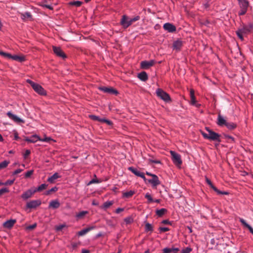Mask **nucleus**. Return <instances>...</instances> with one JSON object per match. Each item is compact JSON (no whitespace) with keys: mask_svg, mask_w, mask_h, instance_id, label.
Listing matches in <instances>:
<instances>
[{"mask_svg":"<svg viewBox=\"0 0 253 253\" xmlns=\"http://www.w3.org/2000/svg\"><path fill=\"white\" fill-rule=\"evenodd\" d=\"M253 29V24H249L248 25H245L243 27V28L239 29L237 32L236 34L241 40L243 41L244 40L243 36L244 35H246L251 33L252 30Z\"/></svg>","mask_w":253,"mask_h":253,"instance_id":"1","label":"nucleus"},{"mask_svg":"<svg viewBox=\"0 0 253 253\" xmlns=\"http://www.w3.org/2000/svg\"><path fill=\"white\" fill-rule=\"evenodd\" d=\"M27 82L29 83L33 89L38 94L42 95H45L46 94V91L44 88L39 84L34 83L30 80H27Z\"/></svg>","mask_w":253,"mask_h":253,"instance_id":"2","label":"nucleus"},{"mask_svg":"<svg viewBox=\"0 0 253 253\" xmlns=\"http://www.w3.org/2000/svg\"><path fill=\"white\" fill-rule=\"evenodd\" d=\"M170 153L171 156L173 163L177 167H180L182 164L181 156L178 153L173 151H170Z\"/></svg>","mask_w":253,"mask_h":253,"instance_id":"3","label":"nucleus"},{"mask_svg":"<svg viewBox=\"0 0 253 253\" xmlns=\"http://www.w3.org/2000/svg\"><path fill=\"white\" fill-rule=\"evenodd\" d=\"M156 94L158 97H159L161 99L164 100L165 101L167 102L170 100L169 95L160 88L157 89Z\"/></svg>","mask_w":253,"mask_h":253,"instance_id":"4","label":"nucleus"},{"mask_svg":"<svg viewBox=\"0 0 253 253\" xmlns=\"http://www.w3.org/2000/svg\"><path fill=\"white\" fill-rule=\"evenodd\" d=\"M206 130L209 133V139L213 141H220V135L218 133L212 131L211 130L207 127L206 128Z\"/></svg>","mask_w":253,"mask_h":253,"instance_id":"5","label":"nucleus"},{"mask_svg":"<svg viewBox=\"0 0 253 253\" xmlns=\"http://www.w3.org/2000/svg\"><path fill=\"white\" fill-rule=\"evenodd\" d=\"M155 62V61L154 60H151L150 61H143L140 63V66L143 69H148L150 67L153 66Z\"/></svg>","mask_w":253,"mask_h":253,"instance_id":"6","label":"nucleus"},{"mask_svg":"<svg viewBox=\"0 0 253 253\" xmlns=\"http://www.w3.org/2000/svg\"><path fill=\"white\" fill-rule=\"evenodd\" d=\"M120 23L124 28H127L130 25L129 18L127 16L124 15L121 20Z\"/></svg>","mask_w":253,"mask_h":253,"instance_id":"7","label":"nucleus"},{"mask_svg":"<svg viewBox=\"0 0 253 253\" xmlns=\"http://www.w3.org/2000/svg\"><path fill=\"white\" fill-rule=\"evenodd\" d=\"M41 204V201L39 200H32L27 203V208L29 209L36 208Z\"/></svg>","mask_w":253,"mask_h":253,"instance_id":"8","label":"nucleus"},{"mask_svg":"<svg viewBox=\"0 0 253 253\" xmlns=\"http://www.w3.org/2000/svg\"><path fill=\"white\" fill-rule=\"evenodd\" d=\"M148 181L152 184L153 187H156L157 186L160 184L159 178L156 175H153L152 178L148 180Z\"/></svg>","mask_w":253,"mask_h":253,"instance_id":"9","label":"nucleus"},{"mask_svg":"<svg viewBox=\"0 0 253 253\" xmlns=\"http://www.w3.org/2000/svg\"><path fill=\"white\" fill-rule=\"evenodd\" d=\"M35 193V191L34 189H29L24 193L21 195L22 198L24 200H27L28 198L32 197V196Z\"/></svg>","mask_w":253,"mask_h":253,"instance_id":"10","label":"nucleus"},{"mask_svg":"<svg viewBox=\"0 0 253 253\" xmlns=\"http://www.w3.org/2000/svg\"><path fill=\"white\" fill-rule=\"evenodd\" d=\"M163 28L169 32H173L176 31L175 27L169 23H165L163 26Z\"/></svg>","mask_w":253,"mask_h":253,"instance_id":"11","label":"nucleus"},{"mask_svg":"<svg viewBox=\"0 0 253 253\" xmlns=\"http://www.w3.org/2000/svg\"><path fill=\"white\" fill-rule=\"evenodd\" d=\"M128 169L130 170L135 175L142 178L145 181L146 180V179L145 178L144 173L137 170L136 169H135L132 167H129L128 168Z\"/></svg>","mask_w":253,"mask_h":253,"instance_id":"12","label":"nucleus"},{"mask_svg":"<svg viewBox=\"0 0 253 253\" xmlns=\"http://www.w3.org/2000/svg\"><path fill=\"white\" fill-rule=\"evenodd\" d=\"M53 50L54 53L56 55H57L59 57H61L62 58H63L66 57L65 54L62 51V50H61V49L60 47H56V46H53Z\"/></svg>","mask_w":253,"mask_h":253,"instance_id":"13","label":"nucleus"},{"mask_svg":"<svg viewBox=\"0 0 253 253\" xmlns=\"http://www.w3.org/2000/svg\"><path fill=\"white\" fill-rule=\"evenodd\" d=\"M99 89L104 92L109 93L110 94H117L118 93L116 90L112 87H100Z\"/></svg>","mask_w":253,"mask_h":253,"instance_id":"14","label":"nucleus"},{"mask_svg":"<svg viewBox=\"0 0 253 253\" xmlns=\"http://www.w3.org/2000/svg\"><path fill=\"white\" fill-rule=\"evenodd\" d=\"M40 137L38 135L34 134L30 137H26L25 140L26 141L30 143H35L39 141Z\"/></svg>","mask_w":253,"mask_h":253,"instance_id":"15","label":"nucleus"},{"mask_svg":"<svg viewBox=\"0 0 253 253\" xmlns=\"http://www.w3.org/2000/svg\"><path fill=\"white\" fill-rule=\"evenodd\" d=\"M190 103L192 105H195L197 107L200 106L199 104L196 103V98L194 95V90L193 89H191L190 91Z\"/></svg>","mask_w":253,"mask_h":253,"instance_id":"16","label":"nucleus"},{"mask_svg":"<svg viewBox=\"0 0 253 253\" xmlns=\"http://www.w3.org/2000/svg\"><path fill=\"white\" fill-rule=\"evenodd\" d=\"M7 115L9 117V118H10V119H11L12 120H13V121H14L16 122H18V123H23L24 122L23 120H22L21 119H20L17 116L12 114L10 112H7Z\"/></svg>","mask_w":253,"mask_h":253,"instance_id":"17","label":"nucleus"},{"mask_svg":"<svg viewBox=\"0 0 253 253\" xmlns=\"http://www.w3.org/2000/svg\"><path fill=\"white\" fill-rule=\"evenodd\" d=\"M94 226H89L86 228H84L79 232H78V234L79 236H82L85 234H86L87 232L91 231V230L94 229Z\"/></svg>","mask_w":253,"mask_h":253,"instance_id":"18","label":"nucleus"},{"mask_svg":"<svg viewBox=\"0 0 253 253\" xmlns=\"http://www.w3.org/2000/svg\"><path fill=\"white\" fill-rule=\"evenodd\" d=\"M16 220L14 219L8 220L3 223V226L5 228L9 229L11 228L13 226Z\"/></svg>","mask_w":253,"mask_h":253,"instance_id":"19","label":"nucleus"},{"mask_svg":"<svg viewBox=\"0 0 253 253\" xmlns=\"http://www.w3.org/2000/svg\"><path fill=\"white\" fill-rule=\"evenodd\" d=\"M163 251L164 253H177L179 251V249L178 248H166L163 249Z\"/></svg>","mask_w":253,"mask_h":253,"instance_id":"20","label":"nucleus"},{"mask_svg":"<svg viewBox=\"0 0 253 253\" xmlns=\"http://www.w3.org/2000/svg\"><path fill=\"white\" fill-rule=\"evenodd\" d=\"M10 59L19 61L20 62H22L25 60V57L23 55H11Z\"/></svg>","mask_w":253,"mask_h":253,"instance_id":"21","label":"nucleus"},{"mask_svg":"<svg viewBox=\"0 0 253 253\" xmlns=\"http://www.w3.org/2000/svg\"><path fill=\"white\" fill-rule=\"evenodd\" d=\"M60 206V203L58 200H52L50 202L49 208L57 209Z\"/></svg>","mask_w":253,"mask_h":253,"instance_id":"22","label":"nucleus"},{"mask_svg":"<svg viewBox=\"0 0 253 253\" xmlns=\"http://www.w3.org/2000/svg\"><path fill=\"white\" fill-rule=\"evenodd\" d=\"M61 177L60 175H59V174L57 172L54 173L51 176L49 177L47 179V181L51 183H54L55 180L57 179L58 178H60Z\"/></svg>","mask_w":253,"mask_h":253,"instance_id":"23","label":"nucleus"},{"mask_svg":"<svg viewBox=\"0 0 253 253\" xmlns=\"http://www.w3.org/2000/svg\"><path fill=\"white\" fill-rule=\"evenodd\" d=\"M227 123L226 120L222 117L220 115H219L218 116L217 118V124L218 125L220 126H222L223 125H225L226 123Z\"/></svg>","mask_w":253,"mask_h":253,"instance_id":"24","label":"nucleus"},{"mask_svg":"<svg viewBox=\"0 0 253 253\" xmlns=\"http://www.w3.org/2000/svg\"><path fill=\"white\" fill-rule=\"evenodd\" d=\"M239 4L241 8L247 9L249 3L246 0H238Z\"/></svg>","mask_w":253,"mask_h":253,"instance_id":"25","label":"nucleus"},{"mask_svg":"<svg viewBox=\"0 0 253 253\" xmlns=\"http://www.w3.org/2000/svg\"><path fill=\"white\" fill-rule=\"evenodd\" d=\"M182 42L181 41H176L173 42V49L178 50L180 49L182 46Z\"/></svg>","mask_w":253,"mask_h":253,"instance_id":"26","label":"nucleus"},{"mask_svg":"<svg viewBox=\"0 0 253 253\" xmlns=\"http://www.w3.org/2000/svg\"><path fill=\"white\" fill-rule=\"evenodd\" d=\"M138 78L142 81H146L148 79V76L146 72H142L138 74Z\"/></svg>","mask_w":253,"mask_h":253,"instance_id":"27","label":"nucleus"},{"mask_svg":"<svg viewBox=\"0 0 253 253\" xmlns=\"http://www.w3.org/2000/svg\"><path fill=\"white\" fill-rule=\"evenodd\" d=\"M239 220L246 227L249 229L250 232L253 235V228L244 219L240 218Z\"/></svg>","mask_w":253,"mask_h":253,"instance_id":"28","label":"nucleus"},{"mask_svg":"<svg viewBox=\"0 0 253 253\" xmlns=\"http://www.w3.org/2000/svg\"><path fill=\"white\" fill-rule=\"evenodd\" d=\"M88 213L87 211H82L77 213L76 215V217L77 220L83 218L84 216Z\"/></svg>","mask_w":253,"mask_h":253,"instance_id":"29","label":"nucleus"},{"mask_svg":"<svg viewBox=\"0 0 253 253\" xmlns=\"http://www.w3.org/2000/svg\"><path fill=\"white\" fill-rule=\"evenodd\" d=\"M113 204H114V201H106L102 206L101 208L104 210H106L108 208H109L110 206H111Z\"/></svg>","mask_w":253,"mask_h":253,"instance_id":"30","label":"nucleus"},{"mask_svg":"<svg viewBox=\"0 0 253 253\" xmlns=\"http://www.w3.org/2000/svg\"><path fill=\"white\" fill-rule=\"evenodd\" d=\"M21 18L23 20L32 18V15H31V13L29 12H26L24 13H21Z\"/></svg>","mask_w":253,"mask_h":253,"instance_id":"31","label":"nucleus"},{"mask_svg":"<svg viewBox=\"0 0 253 253\" xmlns=\"http://www.w3.org/2000/svg\"><path fill=\"white\" fill-rule=\"evenodd\" d=\"M134 193V191L132 190L126 192H124L123 194V197L124 198H128L131 197Z\"/></svg>","mask_w":253,"mask_h":253,"instance_id":"32","label":"nucleus"},{"mask_svg":"<svg viewBox=\"0 0 253 253\" xmlns=\"http://www.w3.org/2000/svg\"><path fill=\"white\" fill-rule=\"evenodd\" d=\"M46 1L45 0H42L39 2V5L42 7H46L49 9H52V7L50 5L46 4Z\"/></svg>","mask_w":253,"mask_h":253,"instance_id":"33","label":"nucleus"},{"mask_svg":"<svg viewBox=\"0 0 253 253\" xmlns=\"http://www.w3.org/2000/svg\"><path fill=\"white\" fill-rule=\"evenodd\" d=\"M47 186V185L46 184H42L40 186H39L37 188H34V190L35 191V193L38 191H41L43 189H45Z\"/></svg>","mask_w":253,"mask_h":253,"instance_id":"34","label":"nucleus"},{"mask_svg":"<svg viewBox=\"0 0 253 253\" xmlns=\"http://www.w3.org/2000/svg\"><path fill=\"white\" fill-rule=\"evenodd\" d=\"M167 211V210L165 209H161L156 211V214L159 216H162Z\"/></svg>","mask_w":253,"mask_h":253,"instance_id":"35","label":"nucleus"},{"mask_svg":"<svg viewBox=\"0 0 253 253\" xmlns=\"http://www.w3.org/2000/svg\"><path fill=\"white\" fill-rule=\"evenodd\" d=\"M228 129H233L236 126V125L233 123H228L227 122L225 125Z\"/></svg>","mask_w":253,"mask_h":253,"instance_id":"36","label":"nucleus"},{"mask_svg":"<svg viewBox=\"0 0 253 253\" xmlns=\"http://www.w3.org/2000/svg\"><path fill=\"white\" fill-rule=\"evenodd\" d=\"M9 164V162L7 161H4L0 163V169L5 168Z\"/></svg>","mask_w":253,"mask_h":253,"instance_id":"37","label":"nucleus"},{"mask_svg":"<svg viewBox=\"0 0 253 253\" xmlns=\"http://www.w3.org/2000/svg\"><path fill=\"white\" fill-rule=\"evenodd\" d=\"M145 228V231L147 232L152 231L153 230L152 225L149 223H146Z\"/></svg>","mask_w":253,"mask_h":253,"instance_id":"38","label":"nucleus"},{"mask_svg":"<svg viewBox=\"0 0 253 253\" xmlns=\"http://www.w3.org/2000/svg\"><path fill=\"white\" fill-rule=\"evenodd\" d=\"M207 183L210 185V186L214 190L216 191L217 188L212 184L211 181L207 177L206 178Z\"/></svg>","mask_w":253,"mask_h":253,"instance_id":"39","label":"nucleus"},{"mask_svg":"<svg viewBox=\"0 0 253 253\" xmlns=\"http://www.w3.org/2000/svg\"><path fill=\"white\" fill-rule=\"evenodd\" d=\"M82 3H83V2L81 1H74L71 2L70 3V4L71 5H75L77 7L80 6Z\"/></svg>","mask_w":253,"mask_h":253,"instance_id":"40","label":"nucleus"},{"mask_svg":"<svg viewBox=\"0 0 253 253\" xmlns=\"http://www.w3.org/2000/svg\"><path fill=\"white\" fill-rule=\"evenodd\" d=\"M145 197L148 200V203H150L153 201V200L151 196V195L149 193H147L145 195Z\"/></svg>","mask_w":253,"mask_h":253,"instance_id":"41","label":"nucleus"},{"mask_svg":"<svg viewBox=\"0 0 253 253\" xmlns=\"http://www.w3.org/2000/svg\"><path fill=\"white\" fill-rule=\"evenodd\" d=\"M14 178L12 180H8L6 181L5 182H3V184L4 185H11L14 183Z\"/></svg>","mask_w":253,"mask_h":253,"instance_id":"42","label":"nucleus"},{"mask_svg":"<svg viewBox=\"0 0 253 253\" xmlns=\"http://www.w3.org/2000/svg\"><path fill=\"white\" fill-rule=\"evenodd\" d=\"M0 55L8 58H10L11 56L10 54L3 51H0Z\"/></svg>","mask_w":253,"mask_h":253,"instance_id":"43","label":"nucleus"},{"mask_svg":"<svg viewBox=\"0 0 253 253\" xmlns=\"http://www.w3.org/2000/svg\"><path fill=\"white\" fill-rule=\"evenodd\" d=\"M140 19V17L138 16H136L135 17H134V18H129V21H130V25L134 22L139 20Z\"/></svg>","mask_w":253,"mask_h":253,"instance_id":"44","label":"nucleus"},{"mask_svg":"<svg viewBox=\"0 0 253 253\" xmlns=\"http://www.w3.org/2000/svg\"><path fill=\"white\" fill-rule=\"evenodd\" d=\"M192 251V249L190 247H187L185 249H183L181 251V253H190Z\"/></svg>","mask_w":253,"mask_h":253,"instance_id":"45","label":"nucleus"},{"mask_svg":"<svg viewBox=\"0 0 253 253\" xmlns=\"http://www.w3.org/2000/svg\"><path fill=\"white\" fill-rule=\"evenodd\" d=\"M34 173V170H30L26 172L25 174V177L26 178L30 177Z\"/></svg>","mask_w":253,"mask_h":253,"instance_id":"46","label":"nucleus"},{"mask_svg":"<svg viewBox=\"0 0 253 253\" xmlns=\"http://www.w3.org/2000/svg\"><path fill=\"white\" fill-rule=\"evenodd\" d=\"M89 118L93 120L97 121L100 122V120L102 119L100 118L99 117L95 116V115H90Z\"/></svg>","mask_w":253,"mask_h":253,"instance_id":"47","label":"nucleus"},{"mask_svg":"<svg viewBox=\"0 0 253 253\" xmlns=\"http://www.w3.org/2000/svg\"><path fill=\"white\" fill-rule=\"evenodd\" d=\"M100 122L106 123L107 125L109 126H111L112 125V122L111 121L104 118L100 120Z\"/></svg>","mask_w":253,"mask_h":253,"instance_id":"48","label":"nucleus"},{"mask_svg":"<svg viewBox=\"0 0 253 253\" xmlns=\"http://www.w3.org/2000/svg\"><path fill=\"white\" fill-rule=\"evenodd\" d=\"M9 192V190L7 188H3L0 189V195H2L4 193Z\"/></svg>","mask_w":253,"mask_h":253,"instance_id":"49","label":"nucleus"},{"mask_svg":"<svg viewBox=\"0 0 253 253\" xmlns=\"http://www.w3.org/2000/svg\"><path fill=\"white\" fill-rule=\"evenodd\" d=\"M247 10V9L241 8V10H240L239 13V15H244L246 13Z\"/></svg>","mask_w":253,"mask_h":253,"instance_id":"50","label":"nucleus"},{"mask_svg":"<svg viewBox=\"0 0 253 253\" xmlns=\"http://www.w3.org/2000/svg\"><path fill=\"white\" fill-rule=\"evenodd\" d=\"M159 230L161 232H164L169 230V229L168 227H160Z\"/></svg>","mask_w":253,"mask_h":253,"instance_id":"51","label":"nucleus"},{"mask_svg":"<svg viewBox=\"0 0 253 253\" xmlns=\"http://www.w3.org/2000/svg\"><path fill=\"white\" fill-rule=\"evenodd\" d=\"M50 140H51V138L50 137H45L44 138H42V139L40 137L39 141H41L42 142H48Z\"/></svg>","mask_w":253,"mask_h":253,"instance_id":"52","label":"nucleus"},{"mask_svg":"<svg viewBox=\"0 0 253 253\" xmlns=\"http://www.w3.org/2000/svg\"><path fill=\"white\" fill-rule=\"evenodd\" d=\"M215 192H216L218 194H223V195H227L228 194V193L227 192H225V191H221L220 190H219L218 189H217V190L216 191H214Z\"/></svg>","mask_w":253,"mask_h":253,"instance_id":"53","label":"nucleus"},{"mask_svg":"<svg viewBox=\"0 0 253 253\" xmlns=\"http://www.w3.org/2000/svg\"><path fill=\"white\" fill-rule=\"evenodd\" d=\"M64 227H65V225L64 224L60 225L56 227V230L57 231H60L62 230Z\"/></svg>","mask_w":253,"mask_h":253,"instance_id":"54","label":"nucleus"},{"mask_svg":"<svg viewBox=\"0 0 253 253\" xmlns=\"http://www.w3.org/2000/svg\"><path fill=\"white\" fill-rule=\"evenodd\" d=\"M22 171H23L22 169H17L13 172L12 174L16 175L17 174H18V173L21 172Z\"/></svg>","mask_w":253,"mask_h":253,"instance_id":"55","label":"nucleus"},{"mask_svg":"<svg viewBox=\"0 0 253 253\" xmlns=\"http://www.w3.org/2000/svg\"><path fill=\"white\" fill-rule=\"evenodd\" d=\"M30 153H31V152H30V151L29 150H26L25 151V153L24 154V155H23L24 156V158L25 159H26L27 158V157L28 156L30 155Z\"/></svg>","mask_w":253,"mask_h":253,"instance_id":"56","label":"nucleus"},{"mask_svg":"<svg viewBox=\"0 0 253 253\" xmlns=\"http://www.w3.org/2000/svg\"><path fill=\"white\" fill-rule=\"evenodd\" d=\"M201 133H202V135L203 136V137L205 138L209 139V133H205V132H204L203 131H201Z\"/></svg>","mask_w":253,"mask_h":253,"instance_id":"57","label":"nucleus"},{"mask_svg":"<svg viewBox=\"0 0 253 253\" xmlns=\"http://www.w3.org/2000/svg\"><path fill=\"white\" fill-rule=\"evenodd\" d=\"M36 225H37L36 224H34L33 225L28 226L27 228V229H29V230H32V229H34L36 227Z\"/></svg>","mask_w":253,"mask_h":253,"instance_id":"58","label":"nucleus"},{"mask_svg":"<svg viewBox=\"0 0 253 253\" xmlns=\"http://www.w3.org/2000/svg\"><path fill=\"white\" fill-rule=\"evenodd\" d=\"M132 219L130 217H127L125 219V221L126 223H129L131 222Z\"/></svg>","mask_w":253,"mask_h":253,"instance_id":"59","label":"nucleus"},{"mask_svg":"<svg viewBox=\"0 0 253 253\" xmlns=\"http://www.w3.org/2000/svg\"><path fill=\"white\" fill-rule=\"evenodd\" d=\"M162 223L164 224H171V222L168 220H164Z\"/></svg>","mask_w":253,"mask_h":253,"instance_id":"60","label":"nucleus"},{"mask_svg":"<svg viewBox=\"0 0 253 253\" xmlns=\"http://www.w3.org/2000/svg\"><path fill=\"white\" fill-rule=\"evenodd\" d=\"M124 211V209L119 208H118L116 209V213H119L120 212H121V211Z\"/></svg>","mask_w":253,"mask_h":253,"instance_id":"61","label":"nucleus"},{"mask_svg":"<svg viewBox=\"0 0 253 253\" xmlns=\"http://www.w3.org/2000/svg\"><path fill=\"white\" fill-rule=\"evenodd\" d=\"M99 181L98 180L96 179H92L89 183V184H92L94 183H98Z\"/></svg>","mask_w":253,"mask_h":253,"instance_id":"62","label":"nucleus"},{"mask_svg":"<svg viewBox=\"0 0 253 253\" xmlns=\"http://www.w3.org/2000/svg\"><path fill=\"white\" fill-rule=\"evenodd\" d=\"M71 246L73 249H75L78 247V245L77 243H74L71 244Z\"/></svg>","mask_w":253,"mask_h":253,"instance_id":"63","label":"nucleus"},{"mask_svg":"<svg viewBox=\"0 0 253 253\" xmlns=\"http://www.w3.org/2000/svg\"><path fill=\"white\" fill-rule=\"evenodd\" d=\"M57 189H58L56 187H54L50 189V191H51V192H55L57 190Z\"/></svg>","mask_w":253,"mask_h":253,"instance_id":"64","label":"nucleus"}]
</instances>
